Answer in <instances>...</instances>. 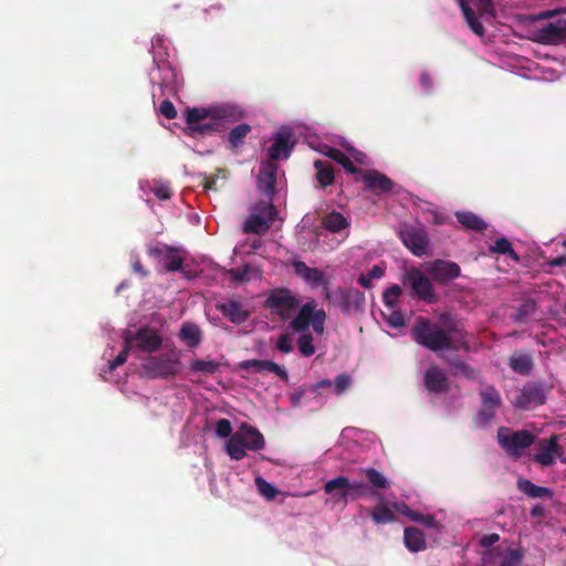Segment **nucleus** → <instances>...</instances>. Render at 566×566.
<instances>
[{
  "label": "nucleus",
  "instance_id": "f257e3e1",
  "mask_svg": "<svg viewBox=\"0 0 566 566\" xmlns=\"http://www.w3.org/2000/svg\"><path fill=\"white\" fill-rule=\"evenodd\" d=\"M242 116V111L231 104L187 109V133L190 136L218 133L223 129L224 123L235 122Z\"/></svg>",
  "mask_w": 566,
  "mask_h": 566
},
{
  "label": "nucleus",
  "instance_id": "f03ea898",
  "mask_svg": "<svg viewBox=\"0 0 566 566\" xmlns=\"http://www.w3.org/2000/svg\"><path fill=\"white\" fill-rule=\"evenodd\" d=\"M325 311L319 308L314 300L303 304L295 317L291 321L290 327L294 333L300 334L297 347L304 357H311L316 352L313 343L314 338L307 331L312 328L315 335L322 336L325 329Z\"/></svg>",
  "mask_w": 566,
  "mask_h": 566
},
{
  "label": "nucleus",
  "instance_id": "7ed1b4c3",
  "mask_svg": "<svg viewBox=\"0 0 566 566\" xmlns=\"http://www.w3.org/2000/svg\"><path fill=\"white\" fill-rule=\"evenodd\" d=\"M164 44L165 40L159 35L151 40L153 60L156 67L149 73L150 83L157 84L163 95L176 93L180 86L177 70L170 61L168 50L166 49L164 54L158 50Z\"/></svg>",
  "mask_w": 566,
  "mask_h": 566
},
{
  "label": "nucleus",
  "instance_id": "20e7f679",
  "mask_svg": "<svg viewBox=\"0 0 566 566\" xmlns=\"http://www.w3.org/2000/svg\"><path fill=\"white\" fill-rule=\"evenodd\" d=\"M125 346L124 349L117 355V357L114 360H111L108 363L107 369L103 370V378L105 380H108L107 374H111L115 368L123 365L127 359V353L132 348L136 347L139 350L146 352V353H153L156 352L161 343L163 338L159 334V332L156 328H140L135 335H132L130 333H127L125 335Z\"/></svg>",
  "mask_w": 566,
  "mask_h": 566
},
{
  "label": "nucleus",
  "instance_id": "39448f33",
  "mask_svg": "<svg viewBox=\"0 0 566 566\" xmlns=\"http://www.w3.org/2000/svg\"><path fill=\"white\" fill-rule=\"evenodd\" d=\"M263 434L254 427L242 423L226 443V450L232 460H241L247 451H260L264 448Z\"/></svg>",
  "mask_w": 566,
  "mask_h": 566
},
{
  "label": "nucleus",
  "instance_id": "423d86ee",
  "mask_svg": "<svg viewBox=\"0 0 566 566\" xmlns=\"http://www.w3.org/2000/svg\"><path fill=\"white\" fill-rule=\"evenodd\" d=\"M413 339L432 350H440L449 347H453V335L450 332L444 331L439 325L430 324L428 321L421 318L417 322L412 329ZM465 345L461 342L460 346ZM459 347V345H454Z\"/></svg>",
  "mask_w": 566,
  "mask_h": 566
},
{
  "label": "nucleus",
  "instance_id": "0eeeda50",
  "mask_svg": "<svg viewBox=\"0 0 566 566\" xmlns=\"http://www.w3.org/2000/svg\"><path fill=\"white\" fill-rule=\"evenodd\" d=\"M181 369L180 352L172 347L159 356H150L142 365V371L149 378H169Z\"/></svg>",
  "mask_w": 566,
  "mask_h": 566
},
{
  "label": "nucleus",
  "instance_id": "6e6552de",
  "mask_svg": "<svg viewBox=\"0 0 566 566\" xmlns=\"http://www.w3.org/2000/svg\"><path fill=\"white\" fill-rule=\"evenodd\" d=\"M338 145L342 147V149L328 146L327 144L318 143L317 145H314L311 143L312 148L323 155H326L329 158H333L350 174L356 172L354 164H368L367 156L364 153L357 150L344 138L338 139Z\"/></svg>",
  "mask_w": 566,
  "mask_h": 566
},
{
  "label": "nucleus",
  "instance_id": "1a4fd4ad",
  "mask_svg": "<svg viewBox=\"0 0 566 566\" xmlns=\"http://www.w3.org/2000/svg\"><path fill=\"white\" fill-rule=\"evenodd\" d=\"M470 29L479 36L484 35L481 21L490 22L494 18L491 0H457Z\"/></svg>",
  "mask_w": 566,
  "mask_h": 566
},
{
  "label": "nucleus",
  "instance_id": "9d476101",
  "mask_svg": "<svg viewBox=\"0 0 566 566\" xmlns=\"http://www.w3.org/2000/svg\"><path fill=\"white\" fill-rule=\"evenodd\" d=\"M277 211L272 203V198L259 201L250 209V214L244 222L243 231L247 233L264 234L274 222Z\"/></svg>",
  "mask_w": 566,
  "mask_h": 566
},
{
  "label": "nucleus",
  "instance_id": "9b49d317",
  "mask_svg": "<svg viewBox=\"0 0 566 566\" xmlns=\"http://www.w3.org/2000/svg\"><path fill=\"white\" fill-rule=\"evenodd\" d=\"M403 285L410 287L418 298L431 303L436 298L434 287L430 279L418 268L406 269L402 274Z\"/></svg>",
  "mask_w": 566,
  "mask_h": 566
},
{
  "label": "nucleus",
  "instance_id": "f8f14e48",
  "mask_svg": "<svg viewBox=\"0 0 566 566\" xmlns=\"http://www.w3.org/2000/svg\"><path fill=\"white\" fill-rule=\"evenodd\" d=\"M497 440L507 454L517 458L533 443V436L524 430L512 431L509 428H501Z\"/></svg>",
  "mask_w": 566,
  "mask_h": 566
},
{
  "label": "nucleus",
  "instance_id": "ddd939ff",
  "mask_svg": "<svg viewBox=\"0 0 566 566\" xmlns=\"http://www.w3.org/2000/svg\"><path fill=\"white\" fill-rule=\"evenodd\" d=\"M336 488L346 490V502L367 496L379 497V493L373 491L366 483L356 480L352 481L346 476H337L327 481L324 485V491L332 492Z\"/></svg>",
  "mask_w": 566,
  "mask_h": 566
},
{
  "label": "nucleus",
  "instance_id": "4468645a",
  "mask_svg": "<svg viewBox=\"0 0 566 566\" xmlns=\"http://www.w3.org/2000/svg\"><path fill=\"white\" fill-rule=\"evenodd\" d=\"M485 564L497 566H522L523 552L520 548H512L506 544H500L483 554Z\"/></svg>",
  "mask_w": 566,
  "mask_h": 566
},
{
  "label": "nucleus",
  "instance_id": "2eb2a0df",
  "mask_svg": "<svg viewBox=\"0 0 566 566\" xmlns=\"http://www.w3.org/2000/svg\"><path fill=\"white\" fill-rule=\"evenodd\" d=\"M399 235L407 249L415 255L422 256L428 250V237L420 227L403 224L399 230Z\"/></svg>",
  "mask_w": 566,
  "mask_h": 566
},
{
  "label": "nucleus",
  "instance_id": "dca6fc26",
  "mask_svg": "<svg viewBox=\"0 0 566 566\" xmlns=\"http://www.w3.org/2000/svg\"><path fill=\"white\" fill-rule=\"evenodd\" d=\"M148 254L158 261L167 271H177L182 264V252L163 243L149 245Z\"/></svg>",
  "mask_w": 566,
  "mask_h": 566
},
{
  "label": "nucleus",
  "instance_id": "f3484780",
  "mask_svg": "<svg viewBox=\"0 0 566 566\" xmlns=\"http://www.w3.org/2000/svg\"><path fill=\"white\" fill-rule=\"evenodd\" d=\"M558 440L559 436H552L548 440H541L537 443V452L534 454L535 462L544 467L552 465L558 459L566 462Z\"/></svg>",
  "mask_w": 566,
  "mask_h": 566
},
{
  "label": "nucleus",
  "instance_id": "a211bd4d",
  "mask_svg": "<svg viewBox=\"0 0 566 566\" xmlns=\"http://www.w3.org/2000/svg\"><path fill=\"white\" fill-rule=\"evenodd\" d=\"M293 147V132L287 127H282L276 132L272 145L268 147V156L271 160L286 159Z\"/></svg>",
  "mask_w": 566,
  "mask_h": 566
},
{
  "label": "nucleus",
  "instance_id": "6ab92c4d",
  "mask_svg": "<svg viewBox=\"0 0 566 566\" xmlns=\"http://www.w3.org/2000/svg\"><path fill=\"white\" fill-rule=\"evenodd\" d=\"M266 304L283 317H289L296 311L298 301L289 290H275L269 295Z\"/></svg>",
  "mask_w": 566,
  "mask_h": 566
},
{
  "label": "nucleus",
  "instance_id": "aec40b11",
  "mask_svg": "<svg viewBox=\"0 0 566 566\" xmlns=\"http://www.w3.org/2000/svg\"><path fill=\"white\" fill-rule=\"evenodd\" d=\"M566 38V20L549 22L533 31V40L543 44H558Z\"/></svg>",
  "mask_w": 566,
  "mask_h": 566
},
{
  "label": "nucleus",
  "instance_id": "412c9836",
  "mask_svg": "<svg viewBox=\"0 0 566 566\" xmlns=\"http://www.w3.org/2000/svg\"><path fill=\"white\" fill-rule=\"evenodd\" d=\"M546 399V390L542 385L528 384L524 386L518 396L516 397L514 405L520 409H532L536 406L543 405Z\"/></svg>",
  "mask_w": 566,
  "mask_h": 566
},
{
  "label": "nucleus",
  "instance_id": "4be33fe9",
  "mask_svg": "<svg viewBox=\"0 0 566 566\" xmlns=\"http://www.w3.org/2000/svg\"><path fill=\"white\" fill-rule=\"evenodd\" d=\"M300 241L308 249H315L321 243L323 231L318 232L314 214H305L296 227Z\"/></svg>",
  "mask_w": 566,
  "mask_h": 566
},
{
  "label": "nucleus",
  "instance_id": "5701e85b",
  "mask_svg": "<svg viewBox=\"0 0 566 566\" xmlns=\"http://www.w3.org/2000/svg\"><path fill=\"white\" fill-rule=\"evenodd\" d=\"M482 407L478 413L476 422L480 426L488 424L494 417L495 410L501 405L500 394L491 386L481 390Z\"/></svg>",
  "mask_w": 566,
  "mask_h": 566
},
{
  "label": "nucleus",
  "instance_id": "b1692460",
  "mask_svg": "<svg viewBox=\"0 0 566 566\" xmlns=\"http://www.w3.org/2000/svg\"><path fill=\"white\" fill-rule=\"evenodd\" d=\"M277 179V166L272 161H262L256 181L258 190L268 198H272Z\"/></svg>",
  "mask_w": 566,
  "mask_h": 566
},
{
  "label": "nucleus",
  "instance_id": "393cba45",
  "mask_svg": "<svg viewBox=\"0 0 566 566\" xmlns=\"http://www.w3.org/2000/svg\"><path fill=\"white\" fill-rule=\"evenodd\" d=\"M426 272L438 283H447L460 276V266L450 261L436 260L429 263Z\"/></svg>",
  "mask_w": 566,
  "mask_h": 566
},
{
  "label": "nucleus",
  "instance_id": "a878e982",
  "mask_svg": "<svg viewBox=\"0 0 566 566\" xmlns=\"http://www.w3.org/2000/svg\"><path fill=\"white\" fill-rule=\"evenodd\" d=\"M392 507L395 511L405 515L410 521L419 523L427 528L433 530L438 533H441L443 530L442 524L439 521H437L433 515L423 514L421 512L413 511L403 502H394Z\"/></svg>",
  "mask_w": 566,
  "mask_h": 566
},
{
  "label": "nucleus",
  "instance_id": "bb28decb",
  "mask_svg": "<svg viewBox=\"0 0 566 566\" xmlns=\"http://www.w3.org/2000/svg\"><path fill=\"white\" fill-rule=\"evenodd\" d=\"M323 226L326 231L340 235V241L349 235L350 221L342 212L331 211L327 213L323 219Z\"/></svg>",
  "mask_w": 566,
  "mask_h": 566
},
{
  "label": "nucleus",
  "instance_id": "cd10ccee",
  "mask_svg": "<svg viewBox=\"0 0 566 566\" xmlns=\"http://www.w3.org/2000/svg\"><path fill=\"white\" fill-rule=\"evenodd\" d=\"M295 273L302 277L311 287H318L325 283V274L316 268H310L302 261L293 263Z\"/></svg>",
  "mask_w": 566,
  "mask_h": 566
},
{
  "label": "nucleus",
  "instance_id": "c85d7f7f",
  "mask_svg": "<svg viewBox=\"0 0 566 566\" xmlns=\"http://www.w3.org/2000/svg\"><path fill=\"white\" fill-rule=\"evenodd\" d=\"M240 367L243 369H254L255 371H271L279 376L283 380H287L289 374L286 369L282 366H280L276 363H273L271 360H260V359H250L244 360L240 364Z\"/></svg>",
  "mask_w": 566,
  "mask_h": 566
},
{
  "label": "nucleus",
  "instance_id": "c756f323",
  "mask_svg": "<svg viewBox=\"0 0 566 566\" xmlns=\"http://www.w3.org/2000/svg\"><path fill=\"white\" fill-rule=\"evenodd\" d=\"M352 386V378L346 374L338 375L334 381L324 379L314 386V391L319 392L322 389H328L331 394L336 396L343 395Z\"/></svg>",
  "mask_w": 566,
  "mask_h": 566
},
{
  "label": "nucleus",
  "instance_id": "7c9ffc66",
  "mask_svg": "<svg viewBox=\"0 0 566 566\" xmlns=\"http://www.w3.org/2000/svg\"><path fill=\"white\" fill-rule=\"evenodd\" d=\"M139 188L144 195L151 192L159 200H167L171 196L169 184L165 180H143L139 182Z\"/></svg>",
  "mask_w": 566,
  "mask_h": 566
},
{
  "label": "nucleus",
  "instance_id": "2f4dec72",
  "mask_svg": "<svg viewBox=\"0 0 566 566\" xmlns=\"http://www.w3.org/2000/svg\"><path fill=\"white\" fill-rule=\"evenodd\" d=\"M220 311L232 323L240 324L249 317V312L243 305L234 300L227 301L220 305Z\"/></svg>",
  "mask_w": 566,
  "mask_h": 566
},
{
  "label": "nucleus",
  "instance_id": "473e14b6",
  "mask_svg": "<svg viewBox=\"0 0 566 566\" xmlns=\"http://www.w3.org/2000/svg\"><path fill=\"white\" fill-rule=\"evenodd\" d=\"M424 385L429 391L441 392L446 390V374L437 367L429 368L424 375Z\"/></svg>",
  "mask_w": 566,
  "mask_h": 566
},
{
  "label": "nucleus",
  "instance_id": "72a5a7b5",
  "mask_svg": "<svg viewBox=\"0 0 566 566\" xmlns=\"http://www.w3.org/2000/svg\"><path fill=\"white\" fill-rule=\"evenodd\" d=\"M364 182L367 188L373 190H379L381 192H387L391 189V181L382 174L370 170L365 172Z\"/></svg>",
  "mask_w": 566,
  "mask_h": 566
},
{
  "label": "nucleus",
  "instance_id": "f704fd0d",
  "mask_svg": "<svg viewBox=\"0 0 566 566\" xmlns=\"http://www.w3.org/2000/svg\"><path fill=\"white\" fill-rule=\"evenodd\" d=\"M405 545L410 552L417 553L426 549V539L421 531L406 527L403 533Z\"/></svg>",
  "mask_w": 566,
  "mask_h": 566
},
{
  "label": "nucleus",
  "instance_id": "c9c22d12",
  "mask_svg": "<svg viewBox=\"0 0 566 566\" xmlns=\"http://www.w3.org/2000/svg\"><path fill=\"white\" fill-rule=\"evenodd\" d=\"M378 504L370 511L373 521L376 524H387L394 521V507L388 502L378 497Z\"/></svg>",
  "mask_w": 566,
  "mask_h": 566
},
{
  "label": "nucleus",
  "instance_id": "e433bc0d",
  "mask_svg": "<svg viewBox=\"0 0 566 566\" xmlns=\"http://www.w3.org/2000/svg\"><path fill=\"white\" fill-rule=\"evenodd\" d=\"M180 339L189 347H197L201 342V333L197 325L191 323H184L180 333Z\"/></svg>",
  "mask_w": 566,
  "mask_h": 566
},
{
  "label": "nucleus",
  "instance_id": "4c0bfd02",
  "mask_svg": "<svg viewBox=\"0 0 566 566\" xmlns=\"http://www.w3.org/2000/svg\"><path fill=\"white\" fill-rule=\"evenodd\" d=\"M189 368L197 375H213L219 371L220 363L216 359H195L190 363Z\"/></svg>",
  "mask_w": 566,
  "mask_h": 566
},
{
  "label": "nucleus",
  "instance_id": "58836bf2",
  "mask_svg": "<svg viewBox=\"0 0 566 566\" xmlns=\"http://www.w3.org/2000/svg\"><path fill=\"white\" fill-rule=\"evenodd\" d=\"M458 221L470 230L482 231L486 228V223L475 213L470 211L455 212Z\"/></svg>",
  "mask_w": 566,
  "mask_h": 566
},
{
  "label": "nucleus",
  "instance_id": "ea45409f",
  "mask_svg": "<svg viewBox=\"0 0 566 566\" xmlns=\"http://www.w3.org/2000/svg\"><path fill=\"white\" fill-rule=\"evenodd\" d=\"M518 489L533 499H543L546 496H551L552 492L547 488L538 486L531 482L530 480L522 479L517 482Z\"/></svg>",
  "mask_w": 566,
  "mask_h": 566
},
{
  "label": "nucleus",
  "instance_id": "a19ab883",
  "mask_svg": "<svg viewBox=\"0 0 566 566\" xmlns=\"http://www.w3.org/2000/svg\"><path fill=\"white\" fill-rule=\"evenodd\" d=\"M385 265L376 264L374 265L367 274H361L358 279L359 284L365 289H370L373 286V280H378L385 274Z\"/></svg>",
  "mask_w": 566,
  "mask_h": 566
},
{
  "label": "nucleus",
  "instance_id": "79ce46f5",
  "mask_svg": "<svg viewBox=\"0 0 566 566\" xmlns=\"http://www.w3.org/2000/svg\"><path fill=\"white\" fill-rule=\"evenodd\" d=\"M251 132V127L248 124L237 125L229 133V143L232 147H239L243 144L244 138Z\"/></svg>",
  "mask_w": 566,
  "mask_h": 566
},
{
  "label": "nucleus",
  "instance_id": "37998d69",
  "mask_svg": "<svg viewBox=\"0 0 566 566\" xmlns=\"http://www.w3.org/2000/svg\"><path fill=\"white\" fill-rule=\"evenodd\" d=\"M230 274L237 282L250 281L260 276L259 270L249 264H245L242 269L231 270Z\"/></svg>",
  "mask_w": 566,
  "mask_h": 566
},
{
  "label": "nucleus",
  "instance_id": "c03bdc74",
  "mask_svg": "<svg viewBox=\"0 0 566 566\" xmlns=\"http://www.w3.org/2000/svg\"><path fill=\"white\" fill-rule=\"evenodd\" d=\"M510 366L518 374H527L532 369V360L527 355H514L510 359Z\"/></svg>",
  "mask_w": 566,
  "mask_h": 566
},
{
  "label": "nucleus",
  "instance_id": "a18cd8bd",
  "mask_svg": "<svg viewBox=\"0 0 566 566\" xmlns=\"http://www.w3.org/2000/svg\"><path fill=\"white\" fill-rule=\"evenodd\" d=\"M490 251L493 253L507 254L514 261H518V255L512 249L510 241L505 238L497 239L494 244L490 247Z\"/></svg>",
  "mask_w": 566,
  "mask_h": 566
},
{
  "label": "nucleus",
  "instance_id": "49530a36",
  "mask_svg": "<svg viewBox=\"0 0 566 566\" xmlns=\"http://www.w3.org/2000/svg\"><path fill=\"white\" fill-rule=\"evenodd\" d=\"M254 482L259 493L269 501L273 500L279 493L277 489L262 476H256Z\"/></svg>",
  "mask_w": 566,
  "mask_h": 566
},
{
  "label": "nucleus",
  "instance_id": "de8ad7c7",
  "mask_svg": "<svg viewBox=\"0 0 566 566\" xmlns=\"http://www.w3.org/2000/svg\"><path fill=\"white\" fill-rule=\"evenodd\" d=\"M314 166L317 170L316 178H317L318 182L322 186L331 185L334 180L333 170L329 167L325 166L324 163L321 160H315Z\"/></svg>",
  "mask_w": 566,
  "mask_h": 566
},
{
  "label": "nucleus",
  "instance_id": "09e8293b",
  "mask_svg": "<svg viewBox=\"0 0 566 566\" xmlns=\"http://www.w3.org/2000/svg\"><path fill=\"white\" fill-rule=\"evenodd\" d=\"M400 295H401V287L396 284L388 287L384 292V303L388 310L396 308Z\"/></svg>",
  "mask_w": 566,
  "mask_h": 566
},
{
  "label": "nucleus",
  "instance_id": "8fccbe9b",
  "mask_svg": "<svg viewBox=\"0 0 566 566\" xmlns=\"http://www.w3.org/2000/svg\"><path fill=\"white\" fill-rule=\"evenodd\" d=\"M388 311V313H382L384 319L388 326L391 328H402L405 326V318L402 314L396 308Z\"/></svg>",
  "mask_w": 566,
  "mask_h": 566
},
{
  "label": "nucleus",
  "instance_id": "3c124183",
  "mask_svg": "<svg viewBox=\"0 0 566 566\" xmlns=\"http://www.w3.org/2000/svg\"><path fill=\"white\" fill-rule=\"evenodd\" d=\"M275 347L283 354L291 353L294 348L293 336L287 333L281 334L275 342Z\"/></svg>",
  "mask_w": 566,
  "mask_h": 566
},
{
  "label": "nucleus",
  "instance_id": "603ef678",
  "mask_svg": "<svg viewBox=\"0 0 566 566\" xmlns=\"http://www.w3.org/2000/svg\"><path fill=\"white\" fill-rule=\"evenodd\" d=\"M366 475L369 480V482L376 486V488H380V489H385L387 488L388 485V481L387 479L384 476L382 473H380L379 471L375 470V469H367L366 470Z\"/></svg>",
  "mask_w": 566,
  "mask_h": 566
},
{
  "label": "nucleus",
  "instance_id": "864d4df0",
  "mask_svg": "<svg viewBox=\"0 0 566 566\" xmlns=\"http://www.w3.org/2000/svg\"><path fill=\"white\" fill-rule=\"evenodd\" d=\"M216 434L219 438H228L229 440L230 437L233 434L231 422L228 419L218 420L216 423Z\"/></svg>",
  "mask_w": 566,
  "mask_h": 566
},
{
  "label": "nucleus",
  "instance_id": "5fc2aeb1",
  "mask_svg": "<svg viewBox=\"0 0 566 566\" xmlns=\"http://www.w3.org/2000/svg\"><path fill=\"white\" fill-rule=\"evenodd\" d=\"M339 295L344 301H353L355 305L359 306L364 303V296L360 292L356 290H349V291H339Z\"/></svg>",
  "mask_w": 566,
  "mask_h": 566
},
{
  "label": "nucleus",
  "instance_id": "6e6d98bb",
  "mask_svg": "<svg viewBox=\"0 0 566 566\" xmlns=\"http://www.w3.org/2000/svg\"><path fill=\"white\" fill-rule=\"evenodd\" d=\"M455 375H463L468 378L473 377V370L462 361H454L451 364Z\"/></svg>",
  "mask_w": 566,
  "mask_h": 566
},
{
  "label": "nucleus",
  "instance_id": "4d7b16f0",
  "mask_svg": "<svg viewBox=\"0 0 566 566\" xmlns=\"http://www.w3.org/2000/svg\"><path fill=\"white\" fill-rule=\"evenodd\" d=\"M159 112L161 115H164L168 119H172L176 117L177 112L175 106L169 101H164L160 104Z\"/></svg>",
  "mask_w": 566,
  "mask_h": 566
},
{
  "label": "nucleus",
  "instance_id": "13d9d810",
  "mask_svg": "<svg viewBox=\"0 0 566 566\" xmlns=\"http://www.w3.org/2000/svg\"><path fill=\"white\" fill-rule=\"evenodd\" d=\"M327 494H329L332 496V500L334 501V503H344L346 504V497H345V494H346V490L345 489H334L332 492H326Z\"/></svg>",
  "mask_w": 566,
  "mask_h": 566
},
{
  "label": "nucleus",
  "instance_id": "bf43d9fd",
  "mask_svg": "<svg viewBox=\"0 0 566 566\" xmlns=\"http://www.w3.org/2000/svg\"><path fill=\"white\" fill-rule=\"evenodd\" d=\"M499 539H500V536L497 534H495V533L488 534V535H484V536L481 537L480 544H481V546H483L485 548H490L495 543H497Z\"/></svg>",
  "mask_w": 566,
  "mask_h": 566
},
{
  "label": "nucleus",
  "instance_id": "052dcab7",
  "mask_svg": "<svg viewBox=\"0 0 566 566\" xmlns=\"http://www.w3.org/2000/svg\"><path fill=\"white\" fill-rule=\"evenodd\" d=\"M260 245H261V241L260 240H253V242L251 243L249 250H245L247 244L243 243V244H241L239 247H235L234 252L235 253L252 252V251L259 249Z\"/></svg>",
  "mask_w": 566,
  "mask_h": 566
},
{
  "label": "nucleus",
  "instance_id": "680f3d73",
  "mask_svg": "<svg viewBox=\"0 0 566 566\" xmlns=\"http://www.w3.org/2000/svg\"><path fill=\"white\" fill-rule=\"evenodd\" d=\"M133 270L135 273L139 274L140 276H146L147 272L144 270L143 265L140 264L139 260H133Z\"/></svg>",
  "mask_w": 566,
  "mask_h": 566
},
{
  "label": "nucleus",
  "instance_id": "e2e57ef3",
  "mask_svg": "<svg viewBox=\"0 0 566 566\" xmlns=\"http://www.w3.org/2000/svg\"><path fill=\"white\" fill-rule=\"evenodd\" d=\"M420 83L426 91H428L431 87V81L427 73H422L420 75Z\"/></svg>",
  "mask_w": 566,
  "mask_h": 566
},
{
  "label": "nucleus",
  "instance_id": "0e129e2a",
  "mask_svg": "<svg viewBox=\"0 0 566 566\" xmlns=\"http://www.w3.org/2000/svg\"><path fill=\"white\" fill-rule=\"evenodd\" d=\"M534 310V304H525L518 313V316L527 315L530 312Z\"/></svg>",
  "mask_w": 566,
  "mask_h": 566
},
{
  "label": "nucleus",
  "instance_id": "69168bd1",
  "mask_svg": "<svg viewBox=\"0 0 566 566\" xmlns=\"http://www.w3.org/2000/svg\"><path fill=\"white\" fill-rule=\"evenodd\" d=\"M160 36L165 40V44L163 46H159L158 50L161 52V54H164L166 51V48H167L169 54L171 55L172 49L170 48L169 42L163 35H160Z\"/></svg>",
  "mask_w": 566,
  "mask_h": 566
},
{
  "label": "nucleus",
  "instance_id": "338daca9",
  "mask_svg": "<svg viewBox=\"0 0 566 566\" xmlns=\"http://www.w3.org/2000/svg\"><path fill=\"white\" fill-rule=\"evenodd\" d=\"M543 514V507L541 505H535L533 509H532V515L533 516H539Z\"/></svg>",
  "mask_w": 566,
  "mask_h": 566
},
{
  "label": "nucleus",
  "instance_id": "774afa93",
  "mask_svg": "<svg viewBox=\"0 0 566 566\" xmlns=\"http://www.w3.org/2000/svg\"><path fill=\"white\" fill-rule=\"evenodd\" d=\"M554 265H562L563 264V260L562 259H556L554 262H553Z\"/></svg>",
  "mask_w": 566,
  "mask_h": 566
}]
</instances>
